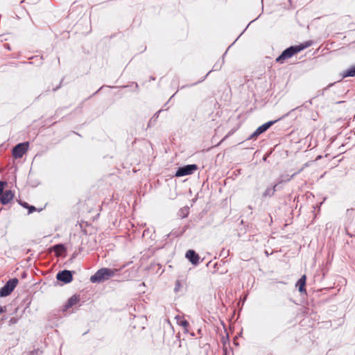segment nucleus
Returning a JSON list of instances; mask_svg holds the SVG:
<instances>
[{"mask_svg":"<svg viewBox=\"0 0 355 355\" xmlns=\"http://www.w3.org/2000/svg\"><path fill=\"white\" fill-rule=\"evenodd\" d=\"M312 104V101L310 100L309 101H306V103H304L303 105H302L301 106H298V107H296L295 108H293L292 109L290 112H288V113H286V114H284L283 116H282L281 118H279V119H277V120H275V121H268L266 123H265L264 124L261 125V126H259L249 137L248 139H252L253 138H256L258 136H259L261 134L265 132L270 127H271L275 123H276L277 121H278L280 119H282L286 116H288L291 112L295 111V110H299L300 111L302 110V108L304 107V108H308L309 107V105H311Z\"/></svg>","mask_w":355,"mask_h":355,"instance_id":"nucleus-1","label":"nucleus"},{"mask_svg":"<svg viewBox=\"0 0 355 355\" xmlns=\"http://www.w3.org/2000/svg\"><path fill=\"white\" fill-rule=\"evenodd\" d=\"M119 270V269H110L108 268H100L91 276L90 281L92 283H102L114 277Z\"/></svg>","mask_w":355,"mask_h":355,"instance_id":"nucleus-2","label":"nucleus"},{"mask_svg":"<svg viewBox=\"0 0 355 355\" xmlns=\"http://www.w3.org/2000/svg\"><path fill=\"white\" fill-rule=\"evenodd\" d=\"M18 282L17 278L9 279L0 289V297H2L9 295L17 285Z\"/></svg>","mask_w":355,"mask_h":355,"instance_id":"nucleus-3","label":"nucleus"},{"mask_svg":"<svg viewBox=\"0 0 355 355\" xmlns=\"http://www.w3.org/2000/svg\"><path fill=\"white\" fill-rule=\"evenodd\" d=\"M300 51V48L298 49L296 46H291L287 49H286L281 55L276 59L277 62L282 63L283 61L286 59L291 58L295 53Z\"/></svg>","mask_w":355,"mask_h":355,"instance_id":"nucleus-4","label":"nucleus"},{"mask_svg":"<svg viewBox=\"0 0 355 355\" xmlns=\"http://www.w3.org/2000/svg\"><path fill=\"white\" fill-rule=\"evenodd\" d=\"M198 168L197 164H188L179 167L175 173L176 177H182L193 174Z\"/></svg>","mask_w":355,"mask_h":355,"instance_id":"nucleus-5","label":"nucleus"},{"mask_svg":"<svg viewBox=\"0 0 355 355\" xmlns=\"http://www.w3.org/2000/svg\"><path fill=\"white\" fill-rule=\"evenodd\" d=\"M28 148V142L19 143L17 144L12 150V156L15 159L23 157Z\"/></svg>","mask_w":355,"mask_h":355,"instance_id":"nucleus-6","label":"nucleus"},{"mask_svg":"<svg viewBox=\"0 0 355 355\" xmlns=\"http://www.w3.org/2000/svg\"><path fill=\"white\" fill-rule=\"evenodd\" d=\"M73 272L70 270H64L57 274L56 278L60 282H62L64 284H69L73 279Z\"/></svg>","mask_w":355,"mask_h":355,"instance_id":"nucleus-7","label":"nucleus"},{"mask_svg":"<svg viewBox=\"0 0 355 355\" xmlns=\"http://www.w3.org/2000/svg\"><path fill=\"white\" fill-rule=\"evenodd\" d=\"M14 197V194L10 190L3 191L0 193V202L3 205L8 204Z\"/></svg>","mask_w":355,"mask_h":355,"instance_id":"nucleus-8","label":"nucleus"},{"mask_svg":"<svg viewBox=\"0 0 355 355\" xmlns=\"http://www.w3.org/2000/svg\"><path fill=\"white\" fill-rule=\"evenodd\" d=\"M186 257L193 265H196L199 261V255L193 250H189L186 253Z\"/></svg>","mask_w":355,"mask_h":355,"instance_id":"nucleus-9","label":"nucleus"},{"mask_svg":"<svg viewBox=\"0 0 355 355\" xmlns=\"http://www.w3.org/2000/svg\"><path fill=\"white\" fill-rule=\"evenodd\" d=\"M66 250V248L62 243L56 244L51 248V251L54 252L57 257L62 256Z\"/></svg>","mask_w":355,"mask_h":355,"instance_id":"nucleus-10","label":"nucleus"},{"mask_svg":"<svg viewBox=\"0 0 355 355\" xmlns=\"http://www.w3.org/2000/svg\"><path fill=\"white\" fill-rule=\"evenodd\" d=\"M301 170H300L298 172L293 173L291 175H289L288 174H282L279 176L278 178V182L277 184H282L283 182H286L290 181L295 175H297L298 173H300Z\"/></svg>","mask_w":355,"mask_h":355,"instance_id":"nucleus-11","label":"nucleus"},{"mask_svg":"<svg viewBox=\"0 0 355 355\" xmlns=\"http://www.w3.org/2000/svg\"><path fill=\"white\" fill-rule=\"evenodd\" d=\"M305 284H306V276L303 275L296 283V286L298 287L299 291L300 293H303V292L306 291Z\"/></svg>","mask_w":355,"mask_h":355,"instance_id":"nucleus-12","label":"nucleus"},{"mask_svg":"<svg viewBox=\"0 0 355 355\" xmlns=\"http://www.w3.org/2000/svg\"><path fill=\"white\" fill-rule=\"evenodd\" d=\"M343 78L354 77L355 76V64L348 68L341 73Z\"/></svg>","mask_w":355,"mask_h":355,"instance_id":"nucleus-13","label":"nucleus"},{"mask_svg":"<svg viewBox=\"0 0 355 355\" xmlns=\"http://www.w3.org/2000/svg\"><path fill=\"white\" fill-rule=\"evenodd\" d=\"M278 186V184H275L273 187L272 188H267L266 191L263 193V197L267 198V197H271L272 196L275 191H277V187Z\"/></svg>","mask_w":355,"mask_h":355,"instance_id":"nucleus-14","label":"nucleus"},{"mask_svg":"<svg viewBox=\"0 0 355 355\" xmlns=\"http://www.w3.org/2000/svg\"><path fill=\"white\" fill-rule=\"evenodd\" d=\"M223 64H224V58H223L222 62H220V63H216V64L214 65L212 70L209 71V72H208V73L205 76V77H204L202 80H199V81H198V83H200V82L203 81V80L206 78V77H207V76H208V75H209V74L212 71H218V70L220 69V68H221V67H222V65H223ZM197 83H198V82H197V83H194V84H193L192 85H196V84H197Z\"/></svg>","mask_w":355,"mask_h":355,"instance_id":"nucleus-15","label":"nucleus"},{"mask_svg":"<svg viewBox=\"0 0 355 355\" xmlns=\"http://www.w3.org/2000/svg\"><path fill=\"white\" fill-rule=\"evenodd\" d=\"M78 302V298L76 296L73 295L68 300V301L65 305V308L67 309H69V308L72 307L73 305H75L76 304H77Z\"/></svg>","mask_w":355,"mask_h":355,"instance_id":"nucleus-16","label":"nucleus"},{"mask_svg":"<svg viewBox=\"0 0 355 355\" xmlns=\"http://www.w3.org/2000/svg\"><path fill=\"white\" fill-rule=\"evenodd\" d=\"M312 44V42L311 41H306L304 43H302V44H300L299 45H297V48L300 49V51L304 50V49L306 48H308L309 46H310Z\"/></svg>","mask_w":355,"mask_h":355,"instance_id":"nucleus-17","label":"nucleus"},{"mask_svg":"<svg viewBox=\"0 0 355 355\" xmlns=\"http://www.w3.org/2000/svg\"><path fill=\"white\" fill-rule=\"evenodd\" d=\"M7 185V182L5 181H0V193L4 191V188Z\"/></svg>","mask_w":355,"mask_h":355,"instance_id":"nucleus-18","label":"nucleus"},{"mask_svg":"<svg viewBox=\"0 0 355 355\" xmlns=\"http://www.w3.org/2000/svg\"><path fill=\"white\" fill-rule=\"evenodd\" d=\"M179 323L185 329L189 326V322L186 320H182Z\"/></svg>","mask_w":355,"mask_h":355,"instance_id":"nucleus-19","label":"nucleus"},{"mask_svg":"<svg viewBox=\"0 0 355 355\" xmlns=\"http://www.w3.org/2000/svg\"><path fill=\"white\" fill-rule=\"evenodd\" d=\"M162 112V110H159V111H157L152 117L153 120H154L155 121H157V119H158L159 117V113Z\"/></svg>","mask_w":355,"mask_h":355,"instance_id":"nucleus-20","label":"nucleus"},{"mask_svg":"<svg viewBox=\"0 0 355 355\" xmlns=\"http://www.w3.org/2000/svg\"><path fill=\"white\" fill-rule=\"evenodd\" d=\"M28 214H31L33 211H36L35 207H34L33 205H29L28 207Z\"/></svg>","mask_w":355,"mask_h":355,"instance_id":"nucleus-21","label":"nucleus"},{"mask_svg":"<svg viewBox=\"0 0 355 355\" xmlns=\"http://www.w3.org/2000/svg\"><path fill=\"white\" fill-rule=\"evenodd\" d=\"M19 205H21L23 207L28 209L29 205L26 202H22L21 200L18 201Z\"/></svg>","mask_w":355,"mask_h":355,"instance_id":"nucleus-22","label":"nucleus"},{"mask_svg":"<svg viewBox=\"0 0 355 355\" xmlns=\"http://www.w3.org/2000/svg\"><path fill=\"white\" fill-rule=\"evenodd\" d=\"M17 321H18V319H17V318H14V317H13V318H11L10 319V320H9V323H10V324H16V323L17 322Z\"/></svg>","mask_w":355,"mask_h":355,"instance_id":"nucleus-23","label":"nucleus"},{"mask_svg":"<svg viewBox=\"0 0 355 355\" xmlns=\"http://www.w3.org/2000/svg\"><path fill=\"white\" fill-rule=\"evenodd\" d=\"M40 350L39 349H35L29 353L28 355H39Z\"/></svg>","mask_w":355,"mask_h":355,"instance_id":"nucleus-24","label":"nucleus"},{"mask_svg":"<svg viewBox=\"0 0 355 355\" xmlns=\"http://www.w3.org/2000/svg\"><path fill=\"white\" fill-rule=\"evenodd\" d=\"M180 286V283L179 282V281H177L176 284H175V291H178Z\"/></svg>","mask_w":355,"mask_h":355,"instance_id":"nucleus-25","label":"nucleus"},{"mask_svg":"<svg viewBox=\"0 0 355 355\" xmlns=\"http://www.w3.org/2000/svg\"><path fill=\"white\" fill-rule=\"evenodd\" d=\"M6 311V306H0V313H4Z\"/></svg>","mask_w":355,"mask_h":355,"instance_id":"nucleus-26","label":"nucleus"},{"mask_svg":"<svg viewBox=\"0 0 355 355\" xmlns=\"http://www.w3.org/2000/svg\"><path fill=\"white\" fill-rule=\"evenodd\" d=\"M155 122H156V121H155L154 120H153V119L151 118V119H150L149 122H148V126L149 127V126H150L151 125H154Z\"/></svg>","mask_w":355,"mask_h":355,"instance_id":"nucleus-27","label":"nucleus"},{"mask_svg":"<svg viewBox=\"0 0 355 355\" xmlns=\"http://www.w3.org/2000/svg\"><path fill=\"white\" fill-rule=\"evenodd\" d=\"M62 80H63L62 79V80H61V82H60V85H59L58 86H57V87H54V88L53 89V91H56V90H58V89L61 87V85H62Z\"/></svg>","mask_w":355,"mask_h":355,"instance_id":"nucleus-28","label":"nucleus"},{"mask_svg":"<svg viewBox=\"0 0 355 355\" xmlns=\"http://www.w3.org/2000/svg\"><path fill=\"white\" fill-rule=\"evenodd\" d=\"M333 84H329L326 88H324V89L326 90L327 89H329L331 86H332Z\"/></svg>","mask_w":355,"mask_h":355,"instance_id":"nucleus-29","label":"nucleus"},{"mask_svg":"<svg viewBox=\"0 0 355 355\" xmlns=\"http://www.w3.org/2000/svg\"><path fill=\"white\" fill-rule=\"evenodd\" d=\"M5 47L7 48L8 49H10V46L9 44H4Z\"/></svg>","mask_w":355,"mask_h":355,"instance_id":"nucleus-30","label":"nucleus"},{"mask_svg":"<svg viewBox=\"0 0 355 355\" xmlns=\"http://www.w3.org/2000/svg\"><path fill=\"white\" fill-rule=\"evenodd\" d=\"M25 276H26V274H25V273H24V274H23V275H22V277H24Z\"/></svg>","mask_w":355,"mask_h":355,"instance_id":"nucleus-31","label":"nucleus"},{"mask_svg":"<svg viewBox=\"0 0 355 355\" xmlns=\"http://www.w3.org/2000/svg\"><path fill=\"white\" fill-rule=\"evenodd\" d=\"M261 2H263V0H261Z\"/></svg>","mask_w":355,"mask_h":355,"instance_id":"nucleus-32","label":"nucleus"}]
</instances>
